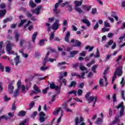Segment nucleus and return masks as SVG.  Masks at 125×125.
Instances as JSON below:
<instances>
[{"instance_id": "1", "label": "nucleus", "mask_w": 125, "mask_h": 125, "mask_svg": "<svg viewBox=\"0 0 125 125\" xmlns=\"http://www.w3.org/2000/svg\"><path fill=\"white\" fill-rule=\"evenodd\" d=\"M116 108L117 109H120V108H121L119 112L120 116L117 115L115 117V120L111 122V125H115L117 123H119V122H120V117H123V116L125 115V106H124V103L120 104L118 106L116 107Z\"/></svg>"}, {"instance_id": "2", "label": "nucleus", "mask_w": 125, "mask_h": 125, "mask_svg": "<svg viewBox=\"0 0 125 125\" xmlns=\"http://www.w3.org/2000/svg\"><path fill=\"white\" fill-rule=\"evenodd\" d=\"M122 75H123V67L119 66V67L116 68L115 70L114 75L112 77V80L111 81L112 83H114V82H115V80L117 79V75H118V77H121L122 76Z\"/></svg>"}, {"instance_id": "3", "label": "nucleus", "mask_w": 125, "mask_h": 125, "mask_svg": "<svg viewBox=\"0 0 125 125\" xmlns=\"http://www.w3.org/2000/svg\"><path fill=\"white\" fill-rule=\"evenodd\" d=\"M108 70H109V68H106L104 72V81L105 82V84H104V79H101L99 81V83L101 85V86H107L108 85V81H107V77L105 76L106 74H107V72H108Z\"/></svg>"}, {"instance_id": "4", "label": "nucleus", "mask_w": 125, "mask_h": 125, "mask_svg": "<svg viewBox=\"0 0 125 125\" xmlns=\"http://www.w3.org/2000/svg\"><path fill=\"white\" fill-rule=\"evenodd\" d=\"M59 75L60 76H59V78L60 83H61V84L63 83L64 84V85H66V83H67V80L63 78V77H67V76H68V73L67 72H65L63 74L62 72H60Z\"/></svg>"}, {"instance_id": "5", "label": "nucleus", "mask_w": 125, "mask_h": 125, "mask_svg": "<svg viewBox=\"0 0 125 125\" xmlns=\"http://www.w3.org/2000/svg\"><path fill=\"white\" fill-rule=\"evenodd\" d=\"M12 46H15V44L14 43H10L9 42L6 46V50L8 52V54H13L17 55V53H15V52L11 50V47Z\"/></svg>"}, {"instance_id": "6", "label": "nucleus", "mask_w": 125, "mask_h": 125, "mask_svg": "<svg viewBox=\"0 0 125 125\" xmlns=\"http://www.w3.org/2000/svg\"><path fill=\"white\" fill-rule=\"evenodd\" d=\"M17 87L18 88V85H19V90L21 89L22 92H25V90H26V86L24 85H22V82L21 80H19L17 83Z\"/></svg>"}, {"instance_id": "7", "label": "nucleus", "mask_w": 125, "mask_h": 125, "mask_svg": "<svg viewBox=\"0 0 125 125\" xmlns=\"http://www.w3.org/2000/svg\"><path fill=\"white\" fill-rule=\"evenodd\" d=\"M59 20H56L55 22L53 24L52 26V29L54 31L58 29V28L60 27V24H59Z\"/></svg>"}, {"instance_id": "8", "label": "nucleus", "mask_w": 125, "mask_h": 125, "mask_svg": "<svg viewBox=\"0 0 125 125\" xmlns=\"http://www.w3.org/2000/svg\"><path fill=\"white\" fill-rule=\"evenodd\" d=\"M88 73V72L87 71H86V72H82L81 75H78L77 73H71V76L72 77H75L76 76H77V77H78V78H79L80 79H84V75H85V73Z\"/></svg>"}, {"instance_id": "9", "label": "nucleus", "mask_w": 125, "mask_h": 125, "mask_svg": "<svg viewBox=\"0 0 125 125\" xmlns=\"http://www.w3.org/2000/svg\"><path fill=\"white\" fill-rule=\"evenodd\" d=\"M41 9H42V6H39L35 10H32L31 12L33 14H36V15H39L41 12Z\"/></svg>"}, {"instance_id": "10", "label": "nucleus", "mask_w": 125, "mask_h": 125, "mask_svg": "<svg viewBox=\"0 0 125 125\" xmlns=\"http://www.w3.org/2000/svg\"><path fill=\"white\" fill-rule=\"evenodd\" d=\"M71 42L72 43H75L74 45H73V46L80 47L81 46V45H82V42H81L79 41L78 40H76L75 39H72L71 41Z\"/></svg>"}, {"instance_id": "11", "label": "nucleus", "mask_w": 125, "mask_h": 125, "mask_svg": "<svg viewBox=\"0 0 125 125\" xmlns=\"http://www.w3.org/2000/svg\"><path fill=\"white\" fill-rule=\"evenodd\" d=\"M88 101H92L93 102L94 101V104H93V107H94L95 104H96V102H97V97H93V96H91L89 97V98L87 100Z\"/></svg>"}, {"instance_id": "12", "label": "nucleus", "mask_w": 125, "mask_h": 125, "mask_svg": "<svg viewBox=\"0 0 125 125\" xmlns=\"http://www.w3.org/2000/svg\"><path fill=\"white\" fill-rule=\"evenodd\" d=\"M33 88H34V91L33 93H30L31 96L35 94V93H40V92H41V90L40 89L39 87L37 86V85H34Z\"/></svg>"}, {"instance_id": "13", "label": "nucleus", "mask_w": 125, "mask_h": 125, "mask_svg": "<svg viewBox=\"0 0 125 125\" xmlns=\"http://www.w3.org/2000/svg\"><path fill=\"white\" fill-rule=\"evenodd\" d=\"M50 88L51 89H55V90H56L57 91L60 89V87H59V86L55 85L54 83H52L50 84Z\"/></svg>"}, {"instance_id": "14", "label": "nucleus", "mask_w": 125, "mask_h": 125, "mask_svg": "<svg viewBox=\"0 0 125 125\" xmlns=\"http://www.w3.org/2000/svg\"><path fill=\"white\" fill-rule=\"evenodd\" d=\"M84 18L85 19L81 20V21L84 24H86L87 27H89V26H90V22L87 20V17H85Z\"/></svg>"}, {"instance_id": "15", "label": "nucleus", "mask_w": 125, "mask_h": 125, "mask_svg": "<svg viewBox=\"0 0 125 125\" xmlns=\"http://www.w3.org/2000/svg\"><path fill=\"white\" fill-rule=\"evenodd\" d=\"M84 121V119H83V116H80V121L79 122V117H76L75 118V125H79V123H81Z\"/></svg>"}, {"instance_id": "16", "label": "nucleus", "mask_w": 125, "mask_h": 125, "mask_svg": "<svg viewBox=\"0 0 125 125\" xmlns=\"http://www.w3.org/2000/svg\"><path fill=\"white\" fill-rule=\"evenodd\" d=\"M8 89L9 93L12 94L13 93V89H14V86L12 85V83H10L8 86Z\"/></svg>"}, {"instance_id": "17", "label": "nucleus", "mask_w": 125, "mask_h": 125, "mask_svg": "<svg viewBox=\"0 0 125 125\" xmlns=\"http://www.w3.org/2000/svg\"><path fill=\"white\" fill-rule=\"evenodd\" d=\"M54 61H56V59H51V58H48L47 59V60H44L43 62V66H45V64L46 62H51V63H52V62H54Z\"/></svg>"}, {"instance_id": "18", "label": "nucleus", "mask_w": 125, "mask_h": 125, "mask_svg": "<svg viewBox=\"0 0 125 125\" xmlns=\"http://www.w3.org/2000/svg\"><path fill=\"white\" fill-rule=\"evenodd\" d=\"M82 8L84 11H89L91 9V6H87L86 5H83Z\"/></svg>"}, {"instance_id": "19", "label": "nucleus", "mask_w": 125, "mask_h": 125, "mask_svg": "<svg viewBox=\"0 0 125 125\" xmlns=\"http://www.w3.org/2000/svg\"><path fill=\"white\" fill-rule=\"evenodd\" d=\"M58 6H59V3H57L55 5V8L53 9V11L55 13H60V10L57 9Z\"/></svg>"}, {"instance_id": "20", "label": "nucleus", "mask_w": 125, "mask_h": 125, "mask_svg": "<svg viewBox=\"0 0 125 125\" xmlns=\"http://www.w3.org/2000/svg\"><path fill=\"white\" fill-rule=\"evenodd\" d=\"M103 123V119L101 118H98L96 121V124L98 125H101Z\"/></svg>"}, {"instance_id": "21", "label": "nucleus", "mask_w": 125, "mask_h": 125, "mask_svg": "<svg viewBox=\"0 0 125 125\" xmlns=\"http://www.w3.org/2000/svg\"><path fill=\"white\" fill-rule=\"evenodd\" d=\"M20 87L19 85H18V87H17V90L15 91V92L14 93V97H17L18 95H19V91H20V90L19 89Z\"/></svg>"}, {"instance_id": "22", "label": "nucleus", "mask_w": 125, "mask_h": 125, "mask_svg": "<svg viewBox=\"0 0 125 125\" xmlns=\"http://www.w3.org/2000/svg\"><path fill=\"white\" fill-rule=\"evenodd\" d=\"M74 3L75 4V7L81 6L83 4V0L82 1H75Z\"/></svg>"}, {"instance_id": "23", "label": "nucleus", "mask_w": 125, "mask_h": 125, "mask_svg": "<svg viewBox=\"0 0 125 125\" xmlns=\"http://www.w3.org/2000/svg\"><path fill=\"white\" fill-rule=\"evenodd\" d=\"M60 110H61V108L60 107L56 108L55 111L53 112V115H54L55 116L58 115L59 112H60Z\"/></svg>"}, {"instance_id": "24", "label": "nucleus", "mask_w": 125, "mask_h": 125, "mask_svg": "<svg viewBox=\"0 0 125 125\" xmlns=\"http://www.w3.org/2000/svg\"><path fill=\"white\" fill-rule=\"evenodd\" d=\"M69 39H70V32H68L65 35V42H69Z\"/></svg>"}, {"instance_id": "25", "label": "nucleus", "mask_w": 125, "mask_h": 125, "mask_svg": "<svg viewBox=\"0 0 125 125\" xmlns=\"http://www.w3.org/2000/svg\"><path fill=\"white\" fill-rule=\"evenodd\" d=\"M5 14H6V10L5 9L0 10V18L3 17Z\"/></svg>"}, {"instance_id": "26", "label": "nucleus", "mask_w": 125, "mask_h": 125, "mask_svg": "<svg viewBox=\"0 0 125 125\" xmlns=\"http://www.w3.org/2000/svg\"><path fill=\"white\" fill-rule=\"evenodd\" d=\"M79 53V51L78 50H74L70 52V55L71 57H74L76 54H78Z\"/></svg>"}, {"instance_id": "27", "label": "nucleus", "mask_w": 125, "mask_h": 125, "mask_svg": "<svg viewBox=\"0 0 125 125\" xmlns=\"http://www.w3.org/2000/svg\"><path fill=\"white\" fill-rule=\"evenodd\" d=\"M10 117H9L8 116L6 115H2L0 117V121H2V120H5L6 121H7L9 119H10Z\"/></svg>"}, {"instance_id": "28", "label": "nucleus", "mask_w": 125, "mask_h": 125, "mask_svg": "<svg viewBox=\"0 0 125 125\" xmlns=\"http://www.w3.org/2000/svg\"><path fill=\"white\" fill-rule=\"evenodd\" d=\"M18 116H20L21 117H24L26 116V111L23 110L21 111L18 114Z\"/></svg>"}, {"instance_id": "29", "label": "nucleus", "mask_w": 125, "mask_h": 125, "mask_svg": "<svg viewBox=\"0 0 125 125\" xmlns=\"http://www.w3.org/2000/svg\"><path fill=\"white\" fill-rule=\"evenodd\" d=\"M74 9H75L76 11H77V12H79L80 14L83 13V10L81 8L75 7L74 8Z\"/></svg>"}, {"instance_id": "30", "label": "nucleus", "mask_w": 125, "mask_h": 125, "mask_svg": "<svg viewBox=\"0 0 125 125\" xmlns=\"http://www.w3.org/2000/svg\"><path fill=\"white\" fill-rule=\"evenodd\" d=\"M37 36H38V32H35L32 35V39L33 42H35Z\"/></svg>"}, {"instance_id": "31", "label": "nucleus", "mask_w": 125, "mask_h": 125, "mask_svg": "<svg viewBox=\"0 0 125 125\" xmlns=\"http://www.w3.org/2000/svg\"><path fill=\"white\" fill-rule=\"evenodd\" d=\"M77 84V82L76 81H72L70 84L68 85V87H73V86H76V85Z\"/></svg>"}, {"instance_id": "32", "label": "nucleus", "mask_w": 125, "mask_h": 125, "mask_svg": "<svg viewBox=\"0 0 125 125\" xmlns=\"http://www.w3.org/2000/svg\"><path fill=\"white\" fill-rule=\"evenodd\" d=\"M20 57L19 56H17V57L15 59V61L16 62V65L17 66L19 63H20V61L19 60Z\"/></svg>"}, {"instance_id": "33", "label": "nucleus", "mask_w": 125, "mask_h": 125, "mask_svg": "<svg viewBox=\"0 0 125 125\" xmlns=\"http://www.w3.org/2000/svg\"><path fill=\"white\" fill-rule=\"evenodd\" d=\"M93 64H95V61L94 60H92L91 62L87 63L86 66H87V67H90V66Z\"/></svg>"}, {"instance_id": "34", "label": "nucleus", "mask_w": 125, "mask_h": 125, "mask_svg": "<svg viewBox=\"0 0 125 125\" xmlns=\"http://www.w3.org/2000/svg\"><path fill=\"white\" fill-rule=\"evenodd\" d=\"M29 5L31 7H36V3H34L33 0H30L29 1Z\"/></svg>"}, {"instance_id": "35", "label": "nucleus", "mask_w": 125, "mask_h": 125, "mask_svg": "<svg viewBox=\"0 0 125 125\" xmlns=\"http://www.w3.org/2000/svg\"><path fill=\"white\" fill-rule=\"evenodd\" d=\"M26 44V41L24 40H21L20 41V46H23V45H25Z\"/></svg>"}, {"instance_id": "36", "label": "nucleus", "mask_w": 125, "mask_h": 125, "mask_svg": "<svg viewBox=\"0 0 125 125\" xmlns=\"http://www.w3.org/2000/svg\"><path fill=\"white\" fill-rule=\"evenodd\" d=\"M68 94H74L75 96H77V91L76 90H73L69 92Z\"/></svg>"}, {"instance_id": "37", "label": "nucleus", "mask_w": 125, "mask_h": 125, "mask_svg": "<svg viewBox=\"0 0 125 125\" xmlns=\"http://www.w3.org/2000/svg\"><path fill=\"white\" fill-rule=\"evenodd\" d=\"M26 20H22L21 21V23L19 24V27H22L24 24H25V22H26Z\"/></svg>"}, {"instance_id": "38", "label": "nucleus", "mask_w": 125, "mask_h": 125, "mask_svg": "<svg viewBox=\"0 0 125 125\" xmlns=\"http://www.w3.org/2000/svg\"><path fill=\"white\" fill-rule=\"evenodd\" d=\"M97 67H98V65L95 64L92 67V71L93 73H96V71H95V70H96Z\"/></svg>"}, {"instance_id": "39", "label": "nucleus", "mask_w": 125, "mask_h": 125, "mask_svg": "<svg viewBox=\"0 0 125 125\" xmlns=\"http://www.w3.org/2000/svg\"><path fill=\"white\" fill-rule=\"evenodd\" d=\"M104 24L105 27H106L107 28H110L111 25L110 24V23L109 22H108V21H105L104 22Z\"/></svg>"}, {"instance_id": "40", "label": "nucleus", "mask_w": 125, "mask_h": 125, "mask_svg": "<svg viewBox=\"0 0 125 125\" xmlns=\"http://www.w3.org/2000/svg\"><path fill=\"white\" fill-rule=\"evenodd\" d=\"M53 39H54V32H51V34H50L49 40L50 41H52Z\"/></svg>"}, {"instance_id": "41", "label": "nucleus", "mask_w": 125, "mask_h": 125, "mask_svg": "<svg viewBox=\"0 0 125 125\" xmlns=\"http://www.w3.org/2000/svg\"><path fill=\"white\" fill-rule=\"evenodd\" d=\"M27 123H29V120L27 119H25L22 121V122L21 123L20 125H25Z\"/></svg>"}, {"instance_id": "42", "label": "nucleus", "mask_w": 125, "mask_h": 125, "mask_svg": "<svg viewBox=\"0 0 125 125\" xmlns=\"http://www.w3.org/2000/svg\"><path fill=\"white\" fill-rule=\"evenodd\" d=\"M109 31H110V28H107L106 27H104L102 29V32L103 33H105V32H109Z\"/></svg>"}, {"instance_id": "43", "label": "nucleus", "mask_w": 125, "mask_h": 125, "mask_svg": "<svg viewBox=\"0 0 125 125\" xmlns=\"http://www.w3.org/2000/svg\"><path fill=\"white\" fill-rule=\"evenodd\" d=\"M19 52L20 53H21L22 56H23V57H24L25 58H28V54H24V53L23 52V51H19Z\"/></svg>"}, {"instance_id": "44", "label": "nucleus", "mask_w": 125, "mask_h": 125, "mask_svg": "<svg viewBox=\"0 0 125 125\" xmlns=\"http://www.w3.org/2000/svg\"><path fill=\"white\" fill-rule=\"evenodd\" d=\"M19 37H20V34L17 33L15 34V40L16 42H18L19 41Z\"/></svg>"}, {"instance_id": "45", "label": "nucleus", "mask_w": 125, "mask_h": 125, "mask_svg": "<svg viewBox=\"0 0 125 125\" xmlns=\"http://www.w3.org/2000/svg\"><path fill=\"white\" fill-rule=\"evenodd\" d=\"M98 28H99V24H98V22H97L93 27V30H97Z\"/></svg>"}, {"instance_id": "46", "label": "nucleus", "mask_w": 125, "mask_h": 125, "mask_svg": "<svg viewBox=\"0 0 125 125\" xmlns=\"http://www.w3.org/2000/svg\"><path fill=\"white\" fill-rule=\"evenodd\" d=\"M93 48H94V47H91L90 46H87L85 47V49H86V50L89 49V52H90V51H91V50H92L93 49Z\"/></svg>"}, {"instance_id": "47", "label": "nucleus", "mask_w": 125, "mask_h": 125, "mask_svg": "<svg viewBox=\"0 0 125 125\" xmlns=\"http://www.w3.org/2000/svg\"><path fill=\"white\" fill-rule=\"evenodd\" d=\"M44 42H45V40L42 39L39 42V44L42 46V45H43V44H44Z\"/></svg>"}, {"instance_id": "48", "label": "nucleus", "mask_w": 125, "mask_h": 125, "mask_svg": "<svg viewBox=\"0 0 125 125\" xmlns=\"http://www.w3.org/2000/svg\"><path fill=\"white\" fill-rule=\"evenodd\" d=\"M80 69L82 71H86V68L84 67V66H83L82 65V63H81V65L80 66Z\"/></svg>"}, {"instance_id": "49", "label": "nucleus", "mask_w": 125, "mask_h": 125, "mask_svg": "<svg viewBox=\"0 0 125 125\" xmlns=\"http://www.w3.org/2000/svg\"><path fill=\"white\" fill-rule=\"evenodd\" d=\"M11 71V68L9 66H6L5 67V72L6 73H9Z\"/></svg>"}, {"instance_id": "50", "label": "nucleus", "mask_w": 125, "mask_h": 125, "mask_svg": "<svg viewBox=\"0 0 125 125\" xmlns=\"http://www.w3.org/2000/svg\"><path fill=\"white\" fill-rule=\"evenodd\" d=\"M125 83V78H122V81L121 82V84L122 85V87L124 86Z\"/></svg>"}, {"instance_id": "51", "label": "nucleus", "mask_w": 125, "mask_h": 125, "mask_svg": "<svg viewBox=\"0 0 125 125\" xmlns=\"http://www.w3.org/2000/svg\"><path fill=\"white\" fill-rule=\"evenodd\" d=\"M49 67L47 66V67H44L43 66H42L41 68H40V70L41 71H45V70H47V69H49Z\"/></svg>"}, {"instance_id": "52", "label": "nucleus", "mask_w": 125, "mask_h": 125, "mask_svg": "<svg viewBox=\"0 0 125 125\" xmlns=\"http://www.w3.org/2000/svg\"><path fill=\"white\" fill-rule=\"evenodd\" d=\"M96 55V56H95V57L96 58H99V57H100V54H99V50H98V49H97Z\"/></svg>"}, {"instance_id": "53", "label": "nucleus", "mask_w": 125, "mask_h": 125, "mask_svg": "<svg viewBox=\"0 0 125 125\" xmlns=\"http://www.w3.org/2000/svg\"><path fill=\"white\" fill-rule=\"evenodd\" d=\"M77 94L79 96L83 95V90L82 89H79L77 92Z\"/></svg>"}, {"instance_id": "54", "label": "nucleus", "mask_w": 125, "mask_h": 125, "mask_svg": "<svg viewBox=\"0 0 125 125\" xmlns=\"http://www.w3.org/2000/svg\"><path fill=\"white\" fill-rule=\"evenodd\" d=\"M37 115H38V112L37 111H34L31 115V118L34 119V118H35Z\"/></svg>"}, {"instance_id": "55", "label": "nucleus", "mask_w": 125, "mask_h": 125, "mask_svg": "<svg viewBox=\"0 0 125 125\" xmlns=\"http://www.w3.org/2000/svg\"><path fill=\"white\" fill-rule=\"evenodd\" d=\"M0 70L1 71V72L4 71V67L3 65H2V64L1 63H0Z\"/></svg>"}, {"instance_id": "56", "label": "nucleus", "mask_w": 125, "mask_h": 125, "mask_svg": "<svg viewBox=\"0 0 125 125\" xmlns=\"http://www.w3.org/2000/svg\"><path fill=\"white\" fill-rule=\"evenodd\" d=\"M65 64H67V63L65 62H59L58 64V67H59V66H61L62 65H65Z\"/></svg>"}, {"instance_id": "57", "label": "nucleus", "mask_w": 125, "mask_h": 125, "mask_svg": "<svg viewBox=\"0 0 125 125\" xmlns=\"http://www.w3.org/2000/svg\"><path fill=\"white\" fill-rule=\"evenodd\" d=\"M90 96V92L87 93L85 96V98L87 100L89 98V96Z\"/></svg>"}, {"instance_id": "58", "label": "nucleus", "mask_w": 125, "mask_h": 125, "mask_svg": "<svg viewBox=\"0 0 125 125\" xmlns=\"http://www.w3.org/2000/svg\"><path fill=\"white\" fill-rule=\"evenodd\" d=\"M86 55V52L84 51H83L82 53H80V56H83V57H84Z\"/></svg>"}, {"instance_id": "59", "label": "nucleus", "mask_w": 125, "mask_h": 125, "mask_svg": "<svg viewBox=\"0 0 125 125\" xmlns=\"http://www.w3.org/2000/svg\"><path fill=\"white\" fill-rule=\"evenodd\" d=\"M45 121V118L44 117H40V122L41 123H43Z\"/></svg>"}, {"instance_id": "60", "label": "nucleus", "mask_w": 125, "mask_h": 125, "mask_svg": "<svg viewBox=\"0 0 125 125\" xmlns=\"http://www.w3.org/2000/svg\"><path fill=\"white\" fill-rule=\"evenodd\" d=\"M43 109L44 111H47V110H49L50 109V107L46 106V104L44 105Z\"/></svg>"}, {"instance_id": "61", "label": "nucleus", "mask_w": 125, "mask_h": 125, "mask_svg": "<svg viewBox=\"0 0 125 125\" xmlns=\"http://www.w3.org/2000/svg\"><path fill=\"white\" fill-rule=\"evenodd\" d=\"M0 8H1V9H3L5 8V4L1 3L0 5Z\"/></svg>"}, {"instance_id": "62", "label": "nucleus", "mask_w": 125, "mask_h": 125, "mask_svg": "<svg viewBox=\"0 0 125 125\" xmlns=\"http://www.w3.org/2000/svg\"><path fill=\"white\" fill-rule=\"evenodd\" d=\"M8 115L9 117L12 118L13 117H14V113L9 112L8 113Z\"/></svg>"}, {"instance_id": "63", "label": "nucleus", "mask_w": 125, "mask_h": 125, "mask_svg": "<svg viewBox=\"0 0 125 125\" xmlns=\"http://www.w3.org/2000/svg\"><path fill=\"white\" fill-rule=\"evenodd\" d=\"M45 117V114L43 113V112H41L40 114V117Z\"/></svg>"}, {"instance_id": "64", "label": "nucleus", "mask_w": 125, "mask_h": 125, "mask_svg": "<svg viewBox=\"0 0 125 125\" xmlns=\"http://www.w3.org/2000/svg\"><path fill=\"white\" fill-rule=\"evenodd\" d=\"M97 10L96 8H93L92 9V14H95L96 13Z\"/></svg>"}]
</instances>
